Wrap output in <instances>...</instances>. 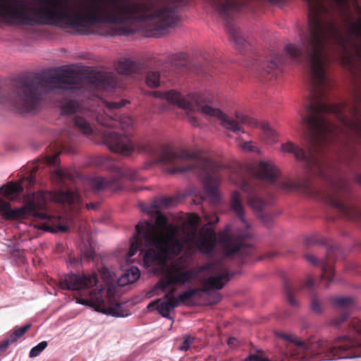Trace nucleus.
I'll list each match as a JSON object with an SVG mask.
<instances>
[{"label":"nucleus","mask_w":361,"mask_h":361,"mask_svg":"<svg viewBox=\"0 0 361 361\" xmlns=\"http://www.w3.org/2000/svg\"><path fill=\"white\" fill-rule=\"evenodd\" d=\"M47 341L40 342L30 350L29 357L33 358L38 356L47 347Z\"/></svg>","instance_id":"35"},{"label":"nucleus","mask_w":361,"mask_h":361,"mask_svg":"<svg viewBox=\"0 0 361 361\" xmlns=\"http://www.w3.org/2000/svg\"><path fill=\"white\" fill-rule=\"evenodd\" d=\"M77 80L75 76L67 73L39 80L34 77L19 78L13 82V95L11 102L16 109L22 112L38 111L44 94L53 90L54 85H56L58 88H63L61 85H67L68 89H72L77 84Z\"/></svg>","instance_id":"7"},{"label":"nucleus","mask_w":361,"mask_h":361,"mask_svg":"<svg viewBox=\"0 0 361 361\" xmlns=\"http://www.w3.org/2000/svg\"><path fill=\"white\" fill-rule=\"evenodd\" d=\"M242 147L243 149H247V150H250V151H253L252 144L250 142H244L243 146H242Z\"/></svg>","instance_id":"50"},{"label":"nucleus","mask_w":361,"mask_h":361,"mask_svg":"<svg viewBox=\"0 0 361 361\" xmlns=\"http://www.w3.org/2000/svg\"><path fill=\"white\" fill-rule=\"evenodd\" d=\"M353 111V116L355 117L353 128L357 136L361 138V116L360 115V111L357 107H354Z\"/></svg>","instance_id":"34"},{"label":"nucleus","mask_w":361,"mask_h":361,"mask_svg":"<svg viewBox=\"0 0 361 361\" xmlns=\"http://www.w3.org/2000/svg\"><path fill=\"white\" fill-rule=\"evenodd\" d=\"M0 102H4V101H3V100H1V99H0Z\"/></svg>","instance_id":"60"},{"label":"nucleus","mask_w":361,"mask_h":361,"mask_svg":"<svg viewBox=\"0 0 361 361\" xmlns=\"http://www.w3.org/2000/svg\"><path fill=\"white\" fill-rule=\"evenodd\" d=\"M263 221L267 224V226H269V221H271V218L266 215H262V216Z\"/></svg>","instance_id":"51"},{"label":"nucleus","mask_w":361,"mask_h":361,"mask_svg":"<svg viewBox=\"0 0 361 361\" xmlns=\"http://www.w3.org/2000/svg\"><path fill=\"white\" fill-rule=\"evenodd\" d=\"M81 196L78 191L71 189L57 191L39 190L27 200L24 207L11 209L8 202L0 198V214L6 220L23 219L27 215L44 221L39 227L45 231H52L49 225H56L59 218L47 212L49 202L67 204H80Z\"/></svg>","instance_id":"5"},{"label":"nucleus","mask_w":361,"mask_h":361,"mask_svg":"<svg viewBox=\"0 0 361 361\" xmlns=\"http://www.w3.org/2000/svg\"><path fill=\"white\" fill-rule=\"evenodd\" d=\"M322 242H321L317 238V236L315 235H311V236H307L306 238H305V243L307 245H314V244H319V243H322Z\"/></svg>","instance_id":"44"},{"label":"nucleus","mask_w":361,"mask_h":361,"mask_svg":"<svg viewBox=\"0 0 361 361\" xmlns=\"http://www.w3.org/2000/svg\"><path fill=\"white\" fill-rule=\"evenodd\" d=\"M177 202V199L173 197H165L159 200V204H156L158 207H169L173 206Z\"/></svg>","instance_id":"37"},{"label":"nucleus","mask_w":361,"mask_h":361,"mask_svg":"<svg viewBox=\"0 0 361 361\" xmlns=\"http://www.w3.org/2000/svg\"><path fill=\"white\" fill-rule=\"evenodd\" d=\"M355 178L356 182L361 185V174H357Z\"/></svg>","instance_id":"52"},{"label":"nucleus","mask_w":361,"mask_h":361,"mask_svg":"<svg viewBox=\"0 0 361 361\" xmlns=\"http://www.w3.org/2000/svg\"><path fill=\"white\" fill-rule=\"evenodd\" d=\"M195 337L185 335L183 338L182 343L178 346V350L181 351H187L190 349L192 343H194Z\"/></svg>","instance_id":"36"},{"label":"nucleus","mask_w":361,"mask_h":361,"mask_svg":"<svg viewBox=\"0 0 361 361\" xmlns=\"http://www.w3.org/2000/svg\"><path fill=\"white\" fill-rule=\"evenodd\" d=\"M152 207L151 210L145 211L155 213V224L145 221L136 225V232L128 252V257H131L139 250L147 267L164 264L167 259L178 256L183 249V240L161 231L168 228V220L157 205Z\"/></svg>","instance_id":"3"},{"label":"nucleus","mask_w":361,"mask_h":361,"mask_svg":"<svg viewBox=\"0 0 361 361\" xmlns=\"http://www.w3.org/2000/svg\"><path fill=\"white\" fill-rule=\"evenodd\" d=\"M79 104L76 101L68 100L61 106V111L63 114H73L76 112Z\"/></svg>","instance_id":"33"},{"label":"nucleus","mask_w":361,"mask_h":361,"mask_svg":"<svg viewBox=\"0 0 361 361\" xmlns=\"http://www.w3.org/2000/svg\"><path fill=\"white\" fill-rule=\"evenodd\" d=\"M204 217L208 221L207 224L209 225H215L216 224H217L219 222V217L215 214L212 215L211 216V219H209V216L207 214H205L204 216Z\"/></svg>","instance_id":"46"},{"label":"nucleus","mask_w":361,"mask_h":361,"mask_svg":"<svg viewBox=\"0 0 361 361\" xmlns=\"http://www.w3.org/2000/svg\"><path fill=\"white\" fill-rule=\"evenodd\" d=\"M102 141L111 151L123 155L128 156L135 150L147 154L156 163L161 164L168 173L193 172L199 177L207 195L214 202L219 200L218 187L223 174L228 170L224 164L199 157L195 152L185 149H175L169 145L157 147L145 138L133 142L128 135L114 131L104 132Z\"/></svg>","instance_id":"2"},{"label":"nucleus","mask_w":361,"mask_h":361,"mask_svg":"<svg viewBox=\"0 0 361 361\" xmlns=\"http://www.w3.org/2000/svg\"><path fill=\"white\" fill-rule=\"evenodd\" d=\"M75 127L85 135H90L93 133L92 125L88 121L81 116H75L73 118Z\"/></svg>","instance_id":"30"},{"label":"nucleus","mask_w":361,"mask_h":361,"mask_svg":"<svg viewBox=\"0 0 361 361\" xmlns=\"http://www.w3.org/2000/svg\"><path fill=\"white\" fill-rule=\"evenodd\" d=\"M157 305V309L159 312V313L165 318H169V313L170 312L174 309L175 307H178V305L173 302L172 301H169L166 300L165 301L161 300V299H157V300L150 302L148 305V307L150 308L151 307Z\"/></svg>","instance_id":"26"},{"label":"nucleus","mask_w":361,"mask_h":361,"mask_svg":"<svg viewBox=\"0 0 361 361\" xmlns=\"http://www.w3.org/2000/svg\"><path fill=\"white\" fill-rule=\"evenodd\" d=\"M83 256L87 260H93L95 257V251L90 245H85V247L82 250Z\"/></svg>","instance_id":"39"},{"label":"nucleus","mask_w":361,"mask_h":361,"mask_svg":"<svg viewBox=\"0 0 361 361\" xmlns=\"http://www.w3.org/2000/svg\"><path fill=\"white\" fill-rule=\"evenodd\" d=\"M99 207V203L97 202H90L86 204V207L88 209H96Z\"/></svg>","instance_id":"49"},{"label":"nucleus","mask_w":361,"mask_h":361,"mask_svg":"<svg viewBox=\"0 0 361 361\" xmlns=\"http://www.w3.org/2000/svg\"><path fill=\"white\" fill-rule=\"evenodd\" d=\"M140 276V271L139 269L136 267H131L118 279V284L120 286H124L127 284L133 283L137 281Z\"/></svg>","instance_id":"27"},{"label":"nucleus","mask_w":361,"mask_h":361,"mask_svg":"<svg viewBox=\"0 0 361 361\" xmlns=\"http://www.w3.org/2000/svg\"><path fill=\"white\" fill-rule=\"evenodd\" d=\"M2 352H0V353H1Z\"/></svg>","instance_id":"61"},{"label":"nucleus","mask_w":361,"mask_h":361,"mask_svg":"<svg viewBox=\"0 0 361 361\" xmlns=\"http://www.w3.org/2000/svg\"><path fill=\"white\" fill-rule=\"evenodd\" d=\"M188 121L193 126H199V122H198L197 119L194 116H190L188 118Z\"/></svg>","instance_id":"48"},{"label":"nucleus","mask_w":361,"mask_h":361,"mask_svg":"<svg viewBox=\"0 0 361 361\" xmlns=\"http://www.w3.org/2000/svg\"><path fill=\"white\" fill-rule=\"evenodd\" d=\"M299 290V288L293 286L290 282L284 283V291L287 302L293 307H297L298 302L295 298V295Z\"/></svg>","instance_id":"29"},{"label":"nucleus","mask_w":361,"mask_h":361,"mask_svg":"<svg viewBox=\"0 0 361 361\" xmlns=\"http://www.w3.org/2000/svg\"><path fill=\"white\" fill-rule=\"evenodd\" d=\"M329 13L327 7H308V34L301 39L300 45L290 44L285 47L291 59L308 65L311 101L305 106L306 115L300 113L301 121L308 130L304 139L307 151L290 141L281 145V151L293 154L310 173L328 182V188L323 190L305 180L304 190L307 195L323 199L343 217L361 222V208L350 200L346 183L341 178L333 180L334 169L324 157L335 130L326 114L341 117L345 109L342 104H331L325 101L326 66L329 51L336 47L340 63L348 68L353 66V50L361 59V18L353 23L349 32L345 34L333 18H324Z\"/></svg>","instance_id":"1"},{"label":"nucleus","mask_w":361,"mask_h":361,"mask_svg":"<svg viewBox=\"0 0 361 361\" xmlns=\"http://www.w3.org/2000/svg\"><path fill=\"white\" fill-rule=\"evenodd\" d=\"M268 1L273 4H279V3L283 1L284 0H268Z\"/></svg>","instance_id":"53"},{"label":"nucleus","mask_w":361,"mask_h":361,"mask_svg":"<svg viewBox=\"0 0 361 361\" xmlns=\"http://www.w3.org/2000/svg\"><path fill=\"white\" fill-rule=\"evenodd\" d=\"M339 252L338 247H331L327 250L326 258L322 262H319L318 259L312 254H306L305 255V259L313 265H321L322 275L321 279L322 281H326L328 283L334 280V269L333 263L334 262V257Z\"/></svg>","instance_id":"19"},{"label":"nucleus","mask_w":361,"mask_h":361,"mask_svg":"<svg viewBox=\"0 0 361 361\" xmlns=\"http://www.w3.org/2000/svg\"><path fill=\"white\" fill-rule=\"evenodd\" d=\"M100 274L105 282L111 283L114 281L113 276L106 267H102L100 270Z\"/></svg>","instance_id":"41"},{"label":"nucleus","mask_w":361,"mask_h":361,"mask_svg":"<svg viewBox=\"0 0 361 361\" xmlns=\"http://www.w3.org/2000/svg\"><path fill=\"white\" fill-rule=\"evenodd\" d=\"M121 33L124 34V35H128V33H129V30H125V31H123V32H121Z\"/></svg>","instance_id":"56"},{"label":"nucleus","mask_w":361,"mask_h":361,"mask_svg":"<svg viewBox=\"0 0 361 361\" xmlns=\"http://www.w3.org/2000/svg\"><path fill=\"white\" fill-rule=\"evenodd\" d=\"M55 151L53 154H49L45 157V162L51 166H56L52 172V178L54 181L61 187L65 186L68 181L74 182L78 176L77 172L72 169H62L58 166L59 164V157L61 152L68 154L74 153V147L71 140L65 141L60 139L55 142L53 146H50V149Z\"/></svg>","instance_id":"12"},{"label":"nucleus","mask_w":361,"mask_h":361,"mask_svg":"<svg viewBox=\"0 0 361 361\" xmlns=\"http://www.w3.org/2000/svg\"><path fill=\"white\" fill-rule=\"evenodd\" d=\"M202 271H207L214 276L205 279L202 283V287L190 288L180 294L178 297V305L185 303L199 293H205L212 289H221L231 277L228 269L220 262L209 263L201 267L199 272ZM197 274L198 271L194 269L186 270L177 264H172L164 271L156 287L166 291L171 286L183 285L190 282Z\"/></svg>","instance_id":"6"},{"label":"nucleus","mask_w":361,"mask_h":361,"mask_svg":"<svg viewBox=\"0 0 361 361\" xmlns=\"http://www.w3.org/2000/svg\"><path fill=\"white\" fill-rule=\"evenodd\" d=\"M118 73L123 75L139 74L142 75L148 70V65L145 61H133L130 59L120 60L116 66Z\"/></svg>","instance_id":"21"},{"label":"nucleus","mask_w":361,"mask_h":361,"mask_svg":"<svg viewBox=\"0 0 361 361\" xmlns=\"http://www.w3.org/2000/svg\"><path fill=\"white\" fill-rule=\"evenodd\" d=\"M29 179H30V184H32L34 183V177H33V175L32 174H30V176H29Z\"/></svg>","instance_id":"55"},{"label":"nucleus","mask_w":361,"mask_h":361,"mask_svg":"<svg viewBox=\"0 0 361 361\" xmlns=\"http://www.w3.org/2000/svg\"><path fill=\"white\" fill-rule=\"evenodd\" d=\"M154 94L156 97L164 99L180 108L190 111H195L197 109L204 115L218 118L224 128L233 133H237L240 131L243 133L240 123L227 116L219 109L213 108L209 105H202L200 97L197 94H190L185 97L180 92L172 90L167 92L155 91Z\"/></svg>","instance_id":"9"},{"label":"nucleus","mask_w":361,"mask_h":361,"mask_svg":"<svg viewBox=\"0 0 361 361\" xmlns=\"http://www.w3.org/2000/svg\"><path fill=\"white\" fill-rule=\"evenodd\" d=\"M330 301L340 314L331 320L330 324L337 329H343L348 318L356 307L355 300L349 296H334L330 298Z\"/></svg>","instance_id":"18"},{"label":"nucleus","mask_w":361,"mask_h":361,"mask_svg":"<svg viewBox=\"0 0 361 361\" xmlns=\"http://www.w3.org/2000/svg\"><path fill=\"white\" fill-rule=\"evenodd\" d=\"M97 283L98 279L95 273L82 275L71 273L62 276L59 279L60 288L68 290H88Z\"/></svg>","instance_id":"17"},{"label":"nucleus","mask_w":361,"mask_h":361,"mask_svg":"<svg viewBox=\"0 0 361 361\" xmlns=\"http://www.w3.org/2000/svg\"><path fill=\"white\" fill-rule=\"evenodd\" d=\"M30 327V324H27L23 327H16L9 336L0 343V352H4L10 345L20 338Z\"/></svg>","instance_id":"24"},{"label":"nucleus","mask_w":361,"mask_h":361,"mask_svg":"<svg viewBox=\"0 0 361 361\" xmlns=\"http://www.w3.org/2000/svg\"><path fill=\"white\" fill-rule=\"evenodd\" d=\"M170 61L174 66L188 69V59L186 54L180 53L173 55L170 58Z\"/></svg>","instance_id":"31"},{"label":"nucleus","mask_w":361,"mask_h":361,"mask_svg":"<svg viewBox=\"0 0 361 361\" xmlns=\"http://www.w3.org/2000/svg\"><path fill=\"white\" fill-rule=\"evenodd\" d=\"M200 221L197 215H193L190 219L192 231L187 235L183 243V247L185 244L195 247L203 254H211L214 252L216 244V235L214 229L202 227L199 233L197 234V226Z\"/></svg>","instance_id":"13"},{"label":"nucleus","mask_w":361,"mask_h":361,"mask_svg":"<svg viewBox=\"0 0 361 361\" xmlns=\"http://www.w3.org/2000/svg\"><path fill=\"white\" fill-rule=\"evenodd\" d=\"M211 6L225 21L227 32L237 48L240 49L245 46L246 41L241 32L233 23L234 15L243 6V4L237 0H207Z\"/></svg>","instance_id":"11"},{"label":"nucleus","mask_w":361,"mask_h":361,"mask_svg":"<svg viewBox=\"0 0 361 361\" xmlns=\"http://www.w3.org/2000/svg\"><path fill=\"white\" fill-rule=\"evenodd\" d=\"M347 329L348 335L338 336L334 341L310 338L303 341L295 335L284 332H278L276 336L294 346L297 353H305L314 361L361 357V320L353 318Z\"/></svg>","instance_id":"4"},{"label":"nucleus","mask_w":361,"mask_h":361,"mask_svg":"<svg viewBox=\"0 0 361 361\" xmlns=\"http://www.w3.org/2000/svg\"><path fill=\"white\" fill-rule=\"evenodd\" d=\"M311 310L317 314H319L322 311V305L318 298L313 295L310 299Z\"/></svg>","instance_id":"38"},{"label":"nucleus","mask_w":361,"mask_h":361,"mask_svg":"<svg viewBox=\"0 0 361 361\" xmlns=\"http://www.w3.org/2000/svg\"><path fill=\"white\" fill-rule=\"evenodd\" d=\"M23 190L21 185L11 181L0 187V195L9 201H13Z\"/></svg>","instance_id":"25"},{"label":"nucleus","mask_w":361,"mask_h":361,"mask_svg":"<svg viewBox=\"0 0 361 361\" xmlns=\"http://www.w3.org/2000/svg\"><path fill=\"white\" fill-rule=\"evenodd\" d=\"M235 117L241 123L247 124L249 126H256L257 125L256 121L253 120L252 118H251L247 116L240 114L239 113H236Z\"/></svg>","instance_id":"40"},{"label":"nucleus","mask_w":361,"mask_h":361,"mask_svg":"<svg viewBox=\"0 0 361 361\" xmlns=\"http://www.w3.org/2000/svg\"><path fill=\"white\" fill-rule=\"evenodd\" d=\"M283 57L279 54H274L269 59L256 61L254 68L267 80H270L273 76L274 71L283 64Z\"/></svg>","instance_id":"20"},{"label":"nucleus","mask_w":361,"mask_h":361,"mask_svg":"<svg viewBox=\"0 0 361 361\" xmlns=\"http://www.w3.org/2000/svg\"><path fill=\"white\" fill-rule=\"evenodd\" d=\"M0 18L22 25H34V9H28L24 1L0 0Z\"/></svg>","instance_id":"14"},{"label":"nucleus","mask_w":361,"mask_h":361,"mask_svg":"<svg viewBox=\"0 0 361 361\" xmlns=\"http://www.w3.org/2000/svg\"><path fill=\"white\" fill-rule=\"evenodd\" d=\"M127 102L122 99L119 102H105L106 111L96 116L97 122L104 127H118L123 130L131 128L133 125L132 118L127 115L118 116L114 110L118 109L126 105Z\"/></svg>","instance_id":"15"},{"label":"nucleus","mask_w":361,"mask_h":361,"mask_svg":"<svg viewBox=\"0 0 361 361\" xmlns=\"http://www.w3.org/2000/svg\"><path fill=\"white\" fill-rule=\"evenodd\" d=\"M102 288H94L88 290V297L77 298V302L90 307H93L100 312L111 314L114 317H123L125 313L122 305L117 301H111L108 307H105L102 295Z\"/></svg>","instance_id":"16"},{"label":"nucleus","mask_w":361,"mask_h":361,"mask_svg":"<svg viewBox=\"0 0 361 361\" xmlns=\"http://www.w3.org/2000/svg\"><path fill=\"white\" fill-rule=\"evenodd\" d=\"M202 72V69H200V71H196V73L199 75V74H200Z\"/></svg>","instance_id":"58"},{"label":"nucleus","mask_w":361,"mask_h":361,"mask_svg":"<svg viewBox=\"0 0 361 361\" xmlns=\"http://www.w3.org/2000/svg\"><path fill=\"white\" fill-rule=\"evenodd\" d=\"M314 280L312 277L308 276L305 282L304 288H311L314 286Z\"/></svg>","instance_id":"47"},{"label":"nucleus","mask_w":361,"mask_h":361,"mask_svg":"<svg viewBox=\"0 0 361 361\" xmlns=\"http://www.w3.org/2000/svg\"><path fill=\"white\" fill-rule=\"evenodd\" d=\"M121 176L126 177L130 180H134L137 178V174L135 171L131 170H126L123 172L119 173Z\"/></svg>","instance_id":"43"},{"label":"nucleus","mask_w":361,"mask_h":361,"mask_svg":"<svg viewBox=\"0 0 361 361\" xmlns=\"http://www.w3.org/2000/svg\"><path fill=\"white\" fill-rule=\"evenodd\" d=\"M60 229L62 231H66V228L65 226H61L60 227Z\"/></svg>","instance_id":"57"},{"label":"nucleus","mask_w":361,"mask_h":361,"mask_svg":"<svg viewBox=\"0 0 361 361\" xmlns=\"http://www.w3.org/2000/svg\"><path fill=\"white\" fill-rule=\"evenodd\" d=\"M90 82L97 87L108 90L116 87L118 80L112 72H98L90 77Z\"/></svg>","instance_id":"22"},{"label":"nucleus","mask_w":361,"mask_h":361,"mask_svg":"<svg viewBox=\"0 0 361 361\" xmlns=\"http://www.w3.org/2000/svg\"><path fill=\"white\" fill-rule=\"evenodd\" d=\"M176 291V288L173 287L170 288L164 295V298L167 300L172 301L173 302H175L178 305V298H176L174 294Z\"/></svg>","instance_id":"42"},{"label":"nucleus","mask_w":361,"mask_h":361,"mask_svg":"<svg viewBox=\"0 0 361 361\" xmlns=\"http://www.w3.org/2000/svg\"><path fill=\"white\" fill-rule=\"evenodd\" d=\"M146 83L151 87H157L160 84V74L157 71H148L146 75Z\"/></svg>","instance_id":"32"},{"label":"nucleus","mask_w":361,"mask_h":361,"mask_svg":"<svg viewBox=\"0 0 361 361\" xmlns=\"http://www.w3.org/2000/svg\"><path fill=\"white\" fill-rule=\"evenodd\" d=\"M88 184L95 194L106 190H116L119 188L118 178H106L101 176L92 177L88 180Z\"/></svg>","instance_id":"23"},{"label":"nucleus","mask_w":361,"mask_h":361,"mask_svg":"<svg viewBox=\"0 0 361 361\" xmlns=\"http://www.w3.org/2000/svg\"><path fill=\"white\" fill-rule=\"evenodd\" d=\"M259 127L262 131V139L267 144H273L277 140V133L274 130L268 123L262 122Z\"/></svg>","instance_id":"28"},{"label":"nucleus","mask_w":361,"mask_h":361,"mask_svg":"<svg viewBox=\"0 0 361 361\" xmlns=\"http://www.w3.org/2000/svg\"><path fill=\"white\" fill-rule=\"evenodd\" d=\"M102 158H99V159L98 164H102Z\"/></svg>","instance_id":"59"},{"label":"nucleus","mask_w":361,"mask_h":361,"mask_svg":"<svg viewBox=\"0 0 361 361\" xmlns=\"http://www.w3.org/2000/svg\"><path fill=\"white\" fill-rule=\"evenodd\" d=\"M252 178L250 179L241 178L239 183L240 189L246 194L247 204L255 211H261L265 205L262 198L259 185L262 181L269 183L276 182L279 171L271 161H261L252 170Z\"/></svg>","instance_id":"10"},{"label":"nucleus","mask_w":361,"mask_h":361,"mask_svg":"<svg viewBox=\"0 0 361 361\" xmlns=\"http://www.w3.org/2000/svg\"><path fill=\"white\" fill-rule=\"evenodd\" d=\"M235 341V338H231L228 339V343L229 345H231V344H233V343Z\"/></svg>","instance_id":"54"},{"label":"nucleus","mask_w":361,"mask_h":361,"mask_svg":"<svg viewBox=\"0 0 361 361\" xmlns=\"http://www.w3.org/2000/svg\"><path fill=\"white\" fill-rule=\"evenodd\" d=\"M231 208L243 223L245 230H238L235 233H231L229 226H227L224 231L219 233V241L223 247L226 257L238 256L241 258L242 264L247 263L252 260L255 248L247 242L252 235L250 225L245 219L244 207L238 191L235 190L231 195Z\"/></svg>","instance_id":"8"},{"label":"nucleus","mask_w":361,"mask_h":361,"mask_svg":"<svg viewBox=\"0 0 361 361\" xmlns=\"http://www.w3.org/2000/svg\"><path fill=\"white\" fill-rule=\"evenodd\" d=\"M244 361H270L267 358L262 357L257 355H251Z\"/></svg>","instance_id":"45"}]
</instances>
